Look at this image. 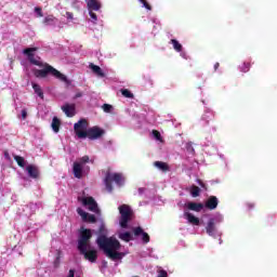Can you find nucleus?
<instances>
[{"mask_svg": "<svg viewBox=\"0 0 277 277\" xmlns=\"http://www.w3.org/2000/svg\"><path fill=\"white\" fill-rule=\"evenodd\" d=\"M32 89L35 93L39 96V98H44V92L42 91L40 84L32 82Z\"/></svg>", "mask_w": 277, "mask_h": 277, "instance_id": "24", "label": "nucleus"}, {"mask_svg": "<svg viewBox=\"0 0 277 277\" xmlns=\"http://www.w3.org/2000/svg\"><path fill=\"white\" fill-rule=\"evenodd\" d=\"M36 51H38V48H27L24 49L23 53L28 57V62L32 64L34 66H39V68L42 69H34V76L37 79H47L49 75L52 77H55V79H58L60 81H63L64 83L70 84V80H68V77L66 75L61 74L60 70H57L55 67L51 66L49 63H42L38 60H36Z\"/></svg>", "mask_w": 277, "mask_h": 277, "instance_id": "1", "label": "nucleus"}, {"mask_svg": "<svg viewBox=\"0 0 277 277\" xmlns=\"http://www.w3.org/2000/svg\"><path fill=\"white\" fill-rule=\"evenodd\" d=\"M157 277H168V272H166L164 269H161V271H159Z\"/></svg>", "mask_w": 277, "mask_h": 277, "instance_id": "38", "label": "nucleus"}, {"mask_svg": "<svg viewBox=\"0 0 277 277\" xmlns=\"http://www.w3.org/2000/svg\"><path fill=\"white\" fill-rule=\"evenodd\" d=\"M90 162V157L89 156H83L79 159L78 163H81V166H83L84 163H89Z\"/></svg>", "mask_w": 277, "mask_h": 277, "instance_id": "33", "label": "nucleus"}, {"mask_svg": "<svg viewBox=\"0 0 277 277\" xmlns=\"http://www.w3.org/2000/svg\"><path fill=\"white\" fill-rule=\"evenodd\" d=\"M13 158L19 168H25V158L23 156L14 155Z\"/></svg>", "mask_w": 277, "mask_h": 277, "instance_id": "27", "label": "nucleus"}, {"mask_svg": "<svg viewBox=\"0 0 277 277\" xmlns=\"http://www.w3.org/2000/svg\"><path fill=\"white\" fill-rule=\"evenodd\" d=\"M184 217L189 224H193L194 226L200 225V219L194 216V214H192L190 212H184Z\"/></svg>", "mask_w": 277, "mask_h": 277, "instance_id": "17", "label": "nucleus"}, {"mask_svg": "<svg viewBox=\"0 0 277 277\" xmlns=\"http://www.w3.org/2000/svg\"><path fill=\"white\" fill-rule=\"evenodd\" d=\"M68 277H75V269H69Z\"/></svg>", "mask_w": 277, "mask_h": 277, "instance_id": "41", "label": "nucleus"}, {"mask_svg": "<svg viewBox=\"0 0 277 277\" xmlns=\"http://www.w3.org/2000/svg\"><path fill=\"white\" fill-rule=\"evenodd\" d=\"M89 68H91L92 72H94V75H96L97 77H105V72H103V69L100 66L91 63L89 65Z\"/></svg>", "mask_w": 277, "mask_h": 277, "instance_id": "22", "label": "nucleus"}, {"mask_svg": "<svg viewBox=\"0 0 277 277\" xmlns=\"http://www.w3.org/2000/svg\"><path fill=\"white\" fill-rule=\"evenodd\" d=\"M4 157H5V159H8L10 161V153L4 151Z\"/></svg>", "mask_w": 277, "mask_h": 277, "instance_id": "42", "label": "nucleus"}, {"mask_svg": "<svg viewBox=\"0 0 277 277\" xmlns=\"http://www.w3.org/2000/svg\"><path fill=\"white\" fill-rule=\"evenodd\" d=\"M87 5L89 11L98 12L101 10V2L98 0H89Z\"/></svg>", "mask_w": 277, "mask_h": 277, "instance_id": "18", "label": "nucleus"}, {"mask_svg": "<svg viewBox=\"0 0 277 277\" xmlns=\"http://www.w3.org/2000/svg\"><path fill=\"white\" fill-rule=\"evenodd\" d=\"M190 196H193V198H198V196H200V187L193 185L190 187Z\"/></svg>", "mask_w": 277, "mask_h": 277, "instance_id": "28", "label": "nucleus"}, {"mask_svg": "<svg viewBox=\"0 0 277 277\" xmlns=\"http://www.w3.org/2000/svg\"><path fill=\"white\" fill-rule=\"evenodd\" d=\"M119 239L129 243V241H131L133 239V236L131 235V233L124 232V233L119 234Z\"/></svg>", "mask_w": 277, "mask_h": 277, "instance_id": "26", "label": "nucleus"}, {"mask_svg": "<svg viewBox=\"0 0 277 277\" xmlns=\"http://www.w3.org/2000/svg\"><path fill=\"white\" fill-rule=\"evenodd\" d=\"M103 111H105V114H111V109H114V106H111V104H104L102 106Z\"/></svg>", "mask_w": 277, "mask_h": 277, "instance_id": "31", "label": "nucleus"}, {"mask_svg": "<svg viewBox=\"0 0 277 277\" xmlns=\"http://www.w3.org/2000/svg\"><path fill=\"white\" fill-rule=\"evenodd\" d=\"M197 183H198V185H200V187L202 189H205L207 192V184H205V182H202V180H197Z\"/></svg>", "mask_w": 277, "mask_h": 277, "instance_id": "37", "label": "nucleus"}, {"mask_svg": "<svg viewBox=\"0 0 277 277\" xmlns=\"http://www.w3.org/2000/svg\"><path fill=\"white\" fill-rule=\"evenodd\" d=\"M170 44L173 45L174 51H176L177 53H181V51H183V44H181L179 40L171 39Z\"/></svg>", "mask_w": 277, "mask_h": 277, "instance_id": "25", "label": "nucleus"}, {"mask_svg": "<svg viewBox=\"0 0 277 277\" xmlns=\"http://www.w3.org/2000/svg\"><path fill=\"white\" fill-rule=\"evenodd\" d=\"M240 70L241 72H248V70H250V63H242L240 65Z\"/></svg>", "mask_w": 277, "mask_h": 277, "instance_id": "32", "label": "nucleus"}, {"mask_svg": "<svg viewBox=\"0 0 277 277\" xmlns=\"http://www.w3.org/2000/svg\"><path fill=\"white\" fill-rule=\"evenodd\" d=\"M103 135H105V130L101 129L98 126L89 128L87 132H80V136L83 137V140H85V137L89 140H101Z\"/></svg>", "mask_w": 277, "mask_h": 277, "instance_id": "6", "label": "nucleus"}, {"mask_svg": "<svg viewBox=\"0 0 277 277\" xmlns=\"http://www.w3.org/2000/svg\"><path fill=\"white\" fill-rule=\"evenodd\" d=\"M206 230L210 235V237H213V235H215V219L209 220Z\"/></svg>", "mask_w": 277, "mask_h": 277, "instance_id": "21", "label": "nucleus"}, {"mask_svg": "<svg viewBox=\"0 0 277 277\" xmlns=\"http://www.w3.org/2000/svg\"><path fill=\"white\" fill-rule=\"evenodd\" d=\"M140 3H143V8H145L146 10H153V6H150L146 0H138Z\"/></svg>", "mask_w": 277, "mask_h": 277, "instance_id": "36", "label": "nucleus"}, {"mask_svg": "<svg viewBox=\"0 0 277 277\" xmlns=\"http://www.w3.org/2000/svg\"><path fill=\"white\" fill-rule=\"evenodd\" d=\"M121 94L126 98H133V93L131 91H129V89H122Z\"/></svg>", "mask_w": 277, "mask_h": 277, "instance_id": "29", "label": "nucleus"}, {"mask_svg": "<svg viewBox=\"0 0 277 277\" xmlns=\"http://www.w3.org/2000/svg\"><path fill=\"white\" fill-rule=\"evenodd\" d=\"M35 12L39 18H42V16H44V14L42 13V8L36 6Z\"/></svg>", "mask_w": 277, "mask_h": 277, "instance_id": "34", "label": "nucleus"}, {"mask_svg": "<svg viewBox=\"0 0 277 277\" xmlns=\"http://www.w3.org/2000/svg\"><path fill=\"white\" fill-rule=\"evenodd\" d=\"M26 171L28 172V176H30V179H38L40 176V170H38V167L34 164L27 166Z\"/></svg>", "mask_w": 277, "mask_h": 277, "instance_id": "15", "label": "nucleus"}, {"mask_svg": "<svg viewBox=\"0 0 277 277\" xmlns=\"http://www.w3.org/2000/svg\"><path fill=\"white\" fill-rule=\"evenodd\" d=\"M72 173L75 179H83V164L79 162H74Z\"/></svg>", "mask_w": 277, "mask_h": 277, "instance_id": "13", "label": "nucleus"}, {"mask_svg": "<svg viewBox=\"0 0 277 277\" xmlns=\"http://www.w3.org/2000/svg\"><path fill=\"white\" fill-rule=\"evenodd\" d=\"M77 213L82 217V221L88 222L89 224H96V216L94 214H90L81 208H77Z\"/></svg>", "mask_w": 277, "mask_h": 277, "instance_id": "10", "label": "nucleus"}, {"mask_svg": "<svg viewBox=\"0 0 277 277\" xmlns=\"http://www.w3.org/2000/svg\"><path fill=\"white\" fill-rule=\"evenodd\" d=\"M154 166H155V168H157L161 172H170V164H168V162L155 161Z\"/></svg>", "mask_w": 277, "mask_h": 277, "instance_id": "20", "label": "nucleus"}, {"mask_svg": "<svg viewBox=\"0 0 277 277\" xmlns=\"http://www.w3.org/2000/svg\"><path fill=\"white\" fill-rule=\"evenodd\" d=\"M67 18H72V13L67 12Z\"/></svg>", "mask_w": 277, "mask_h": 277, "instance_id": "45", "label": "nucleus"}, {"mask_svg": "<svg viewBox=\"0 0 277 277\" xmlns=\"http://www.w3.org/2000/svg\"><path fill=\"white\" fill-rule=\"evenodd\" d=\"M217 68H220V63L214 64V70L217 71Z\"/></svg>", "mask_w": 277, "mask_h": 277, "instance_id": "44", "label": "nucleus"}, {"mask_svg": "<svg viewBox=\"0 0 277 277\" xmlns=\"http://www.w3.org/2000/svg\"><path fill=\"white\" fill-rule=\"evenodd\" d=\"M134 235L135 237H140V235H142V241L145 243L150 242V236L148 235V233L144 232L142 227L134 228Z\"/></svg>", "mask_w": 277, "mask_h": 277, "instance_id": "14", "label": "nucleus"}, {"mask_svg": "<svg viewBox=\"0 0 277 277\" xmlns=\"http://www.w3.org/2000/svg\"><path fill=\"white\" fill-rule=\"evenodd\" d=\"M153 136L155 137V140H157L158 142H163V137H161V132L157 131V130H153Z\"/></svg>", "mask_w": 277, "mask_h": 277, "instance_id": "30", "label": "nucleus"}, {"mask_svg": "<svg viewBox=\"0 0 277 277\" xmlns=\"http://www.w3.org/2000/svg\"><path fill=\"white\" fill-rule=\"evenodd\" d=\"M217 205H220V200H217V197L210 196L208 200L205 203L206 209H209L210 211H213L217 209Z\"/></svg>", "mask_w": 277, "mask_h": 277, "instance_id": "12", "label": "nucleus"}, {"mask_svg": "<svg viewBox=\"0 0 277 277\" xmlns=\"http://www.w3.org/2000/svg\"><path fill=\"white\" fill-rule=\"evenodd\" d=\"M89 15L91 16L93 23H96L98 21V17L96 16V13H94V11H89Z\"/></svg>", "mask_w": 277, "mask_h": 277, "instance_id": "35", "label": "nucleus"}, {"mask_svg": "<svg viewBox=\"0 0 277 277\" xmlns=\"http://www.w3.org/2000/svg\"><path fill=\"white\" fill-rule=\"evenodd\" d=\"M74 131L80 140H83V136H81V133H87L88 131V120L80 119L77 123L74 124Z\"/></svg>", "mask_w": 277, "mask_h": 277, "instance_id": "7", "label": "nucleus"}, {"mask_svg": "<svg viewBox=\"0 0 277 277\" xmlns=\"http://www.w3.org/2000/svg\"><path fill=\"white\" fill-rule=\"evenodd\" d=\"M90 239H92V229L81 227L77 249L83 250L85 248H90Z\"/></svg>", "mask_w": 277, "mask_h": 277, "instance_id": "5", "label": "nucleus"}, {"mask_svg": "<svg viewBox=\"0 0 277 277\" xmlns=\"http://www.w3.org/2000/svg\"><path fill=\"white\" fill-rule=\"evenodd\" d=\"M80 254L84 255L85 261H90V263H96V259H98V252L94 249L84 248L79 250Z\"/></svg>", "mask_w": 277, "mask_h": 277, "instance_id": "8", "label": "nucleus"}, {"mask_svg": "<svg viewBox=\"0 0 277 277\" xmlns=\"http://www.w3.org/2000/svg\"><path fill=\"white\" fill-rule=\"evenodd\" d=\"M119 213H120V219H119V224L121 228H129V222H131V217L133 216V210L129 205H121L119 207Z\"/></svg>", "mask_w": 277, "mask_h": 277, "instance_id": "4", "label": "nucleus"}, {"mask_svg": "<svg viewBox=\"0 0 277 277\" xmlns=\"http://www.w3.org/2000/svg\"><path fill=\"white\" fill-rule=\"evenodd\" d=\"M54 133H60V127H62V121L57 117H54L52 119V124H51Z\"/></svg>", "mask_w": 277, "mask_h": 277, "instance_id": "23", "label": "nucleus"}, {"mask_svg": "<svg viewBox=\"0 0 277 277\" xmlns=\"http://www.w3.org/2000/svg\"><path fill=\"white\" fill-rule=\"evenodd\" d=\"M82 205L83 207H88L89 211H92L93 213H98V203H96V200H94L93 197L82 198Z\"/></svg>", "mask_w": 277, "mask_h": 277, "instance_id": "9", "label": "nucleus"}, {"mask_svg": "<svg viewBox=\"0 0 277 277\" xmlns=\"http://www.w3.org/2000/svg\"><path fill=\"white\" fill-rule=\"evenodd\" d=\"M22 119L27 120V109H22Z\"/></svg>", "mask_w": 277, "mask_h": 277, "instance_id": "39", "label": "nucleus"}, {"mask_svg": "<svg viewBox=\"0 0 277 277\" xmlns=\"http://www.w3.org/2000/svg\"><path fill=\"white\" fill-rule=\"evenodd\" d=\"M144 192H146V188H138V194L140 195L144 194Z\"/></svg>", "mask_w": 277, "mask_h": 277, "instance_id": "43", "label": "nucleus"}, {"mask_svg": "<svg viewBox=\"0 0 277 277\" xmlns=\"http://www.w3.org/2000/svg\"><path fill=\"white\" fill-rule=\"evenodd\" d=\"M111 183H116V185L119 186L122 185L124 183V176H122V173H111L107 171L104 179V185L109 194L114 192V186L111 185Z\"/></svg>", "mask_w": 277, "mask_h": 277, "instance_id": "3", "label": "nucleus"}, {"mask_svg": "<svg viewBox=\"0 0 277 277\" xmlns=\"http://www.w3.org/2000/svg\"><path fill=\"white\" fill-rule=\"evenodd\" d=\"M104 230V226H101L98 229L100 235L96 239V243L100 250H103L104 254H106L110 261H122L124 253L118 251L122 248V245H120L118 239L103 235Z\"/></svg>", "mask_w": 277, "mask_h": 277, "instance_id": "2", "label": "nucleus"}, {"mask_svg": "<svg viewBox=\"0 0 277 277\" xmlns=\"http://www.w3.org/2000/svg\"><path fill=\"white\" fill-rule=\"evenodd\" d=\"M62 111H64L67 118H74L77 114V107L75 104H65L62 106Z\"/></svg>", "mask_w": 277, "mask_h": 277, "instance_id": "11", "label": "nucleus"}, {"mask_svg": "<svg viewBox=\"0 0 277 277\" xmlns=\"http://www.w3.org/2000/svg\"><path fill=\"white\" fill-rule=\"evenodd\" d=\"M43 25L47 27H55L57 25V17L53 15H48L43 18Z\"/></svg>", "mask_w": 277, "mask_h": 277, "instance_id": "19", "label": "nucleus"}, {"mask_svg": "<svg viewBox=\"0 0 277 277\" xmlns=\"http://www.w3.org/2000/svg\"><path fill=\"white\" fill-rule=\"evenodd\" d=\"M81 96H83L82 92H77L75 95V98H81Z\"/></svg>", "mask_w": 277, "mask_h": 277, "instance_id": "40", "label": "nucleus"}, {"mask_svg": "<svg viewBox=\"0 0 277 277\" xmlns=\"http://www.w3.org/2000/svg\"><path fill=\"white\" fill-rule=\"evenodd\" d=\"M186 207L189 211H195L196 213H200V211H202L205 209L203 203H198V202H194V201L188 202L186 205Z\"/></svg>", "mask_w": 277, "mask_h": 277, "instance_id": "16", "label": "nucleus"}]
</instances>
